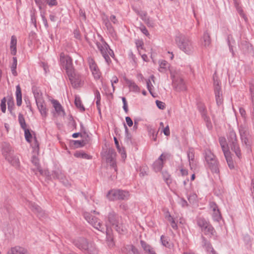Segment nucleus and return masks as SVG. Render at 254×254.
Masks as SVG:
<instances>
[{"instance_id":"f257e3e1","label":"nucleus","mask_w":254,"mask_h":254,"mask_svg":"<svg viewBox=\"0 0 254 254\" xmlns=\"http://www.w3.org/2000/svg\"><path fill=\"white\" fill-rule=\"evenodd\" d=\"M175 41L178 47L187 54H190L193 51L192 42L187 37L179 34L175 38Z\"/></svg>"},{"instance_id":"f03ea898","label":"nucleus","mask_w":254,"mask_h":254,"mask_svg":"<svg viewBox=\"0 0 254 254\" xmlns=\"http://www.w3.org/2000/svg\"><path fill=\"white\" fill-rule=\"evenodd\" d=\"M204 156L209 169L212 173L219 174V164L216 156L209 149L204 151Z\"/></svg>"},{"instance_id":"7ed1b4c3","label":"nucleus","mask_w":254,"mask_h":254,"mask_svg":"<svg viewBox=\"0 0 254 254\" xmlns=\"http://www.w3.org/2000/svg\"><path fill=\"white\" fill-rule=\"evenodd\" d=\"M227 137L228 144L231 150L234 151L236 155L240 159L242 154L236 132L233 129H230Z\"/></svg>"},{"instance_id":"20e7f679","label":"nucleus","mask_w":254,"mask_h":254,"mask_svg":"<svg viewBox=\"0 0 254 254\" xmlns=\"http://www.w3.org/2000/svg\"><path fill=\"white\" fill-rule=\"evenodd\" d=\"M107 198L110 201L127 199L129 196L128 191L120 189H113L107 194Z\"/></svg>"},{"instance_id":"39448f33","label":"nucleus","mask_w":254,"mask_h":254,"mask_svg":"<svg viewBox=\"0 0 254 254\" xmlns=\"http://www.w3.org/2000/svg\"><path fill=\"white\" fill-rule=\"evenodd\" d=\"M171 77L172 79V85L173 88L177 91H185L187 89L186 85L183 78L176 73L174 74L172 71L171 72Z\"/></svg>"},{"instance_id":"423d86ee","label":"nucleus","mask_w":254,"mask_h":254,"mask_svg":"<svg viewBox=\"0 0 254 254\" xmlns=\"http://www.w3.org/2000/svg\"><path fill=\"white\" fill-rule=\"evenodd\" d=\"M60 61L63 67L66 70V74L74 70L73 64L72 60L70 57L65 55L64 53L60 54Z\"/></svg>"},{"instance_id":"0eeeda50","label":"nucleus","mask_w":254,"mask_h":254,"mask_svg":"<svg viewBox=\"0 0 254 254\" xmlns=\"http://www.w3.org/2000/svg\"><path fill=\"white\" fill-rule=\"evenodd\" d=\"M84 216L88 222L95 229L100 231H103L104 230L103 225L96 217L87 212L84 213Z\"/></svg>"},{"instance_id":"6e6552de","label":"nucleus","mask_w":254,"mask_h":254,"mask_svg":"<svg viewBox=\"0 0 254 254\" xmlns=\"http://www.w3.org/2000/svg\"><path fill=\"white\" fill-rule=\"evenodd\" d=\"M96 45L106 63L109 64L111 63V60L108 54L110 48L109 46L105 41H103L102 43L97 42Z\"/></svg>"},{"instance_id":"1a4fd4ad","label":"nucleus","mask_w":254,"mask_h":254,"mask_svg":"<svg viewBox=\"0 0 254 254\" xmlns=\"http://www.w3.org/2000/svg\"><path fill=\"white\" fill-rule=\"evenodd\" d=\"M209 208L212 211V216L213 219L217 222H219L222 218V216L220 210L217 204L214 201L209 202Z\"/></svg>"},{"instance_id":"9d476101","label":"nucleus","mask_w":254,"mask_h":254,"mask_svg":"<svg viewBox=\"0 0 254 254\" xmlns=\"http://www.w3.org/2000/svg\"><path fill=\"white\" fill-rule=\"evenodd\" d=\"M88 63L94 78L96 79H99L101 76V72L94 59L92 58H89Z\"/></svg>"},{"instance_id":"9b49d317","label":"nucleus","mask_w":254,"mask_h":254,"mask_svg":"<svg viewBox=\"0 0 254 254\" xmlns=\"http://www.w3.org/2000/svg\"><path fill=\"white\" fill-rule=\"evenodd\" d=\"M116 153L113 149H109L107 155L106 160L107 162L110 163V166L112 168L115 172L117 171V166L116 165L115 157Z\"/></svg>"},{"instance_id":"f8f14e48","label":"nucleus","mask_w":254,"mask_h":254,"mask_svg":"<svg viewBox=\"0 0 254 254\" xmlns=\"http://www.w3.org/2000/svg\"><path fill=\"white\" fill-rule=\"evenodd\" d=\"M32 163L34 164V165L35 166V169H33L32 170L34 172H35V174H37L36 172L38 171L40 175H43V176H48L49 174V172L47 170H43L42 169L40 164H39V161L38 158L33 156L32 158Z\"/></svg>"},{"instance_id":"ddd939ff","label":"nucleus","mask_w":254,"mask_h":254,"mask_svg":"<svg viewBox=\"0 0 254 254\" xmlns=\"http://www.w3.org/2000/svg\"><path fill=\"white\" fill-rule=\"evenodd\" d=\"M89 242L84 238H79L73 241L74 245L80 250L85 252L87 249Z\"/></svg>"},{"instance_id":"4468645a","label":"nucleus","mask_w":254,"mask_h":254,"mask_svg":"<svg viewBox=\"0 0 254 254\" xmlns=\"http://www.w3.org/2000/svg\"><path fill=\"white\" fill-rule=\"evenodd\" d=\"M1 152L5 160L13 154L14 153V151L12 149L11 146L7 142H3L2 144Z\"/></svg>"},{"instance_id":"2eb2a0df","label":"nucleus","mask_w":254,"mask_h":254,"mask_svg":"<svg viewBox=\"0 0 254 254\" xmlns=\"http://www.w3.org/2000/svg\"><path fill=\"white\" fill-rule=\"evenodd\" d=\"M28 206L29 208L34 213H35L38 217L41 218L44 216V211L41 209V208L39 205H38L36 203L32 202H29Z\"/></svg>"},{"instance_id":"dca6fc26","label":"nucleus","mask_w":254,"mask_h":254,"mask_svg":"<svg viewBox=\"0 0 254 254\" xmlns=\"http://www.w3.org/2000/svg\"><path fill=\"white\" fill-rule=\"evenodd\" d=\"M166 159V156L162 153L153 164V169L155 172L160 171L163 167V161Z\"/></svg>"},{"instance_id":"f3484780","label":"nucleus","mask_w":254,"mask_h":254,"mask_svg":"<svg viewBox=\"0 0 254 254\" xmlns=\"http://www.w3.org/2000/svg\"><path fill=\"white\" fill-rule=\"evenodd\" d=\"M70 73H67L69 80L74 87H77L79 86L80 79L79 76L75 73L74 70Z\"/></svg>"},{"instance_id":"a211bd4d","label":"nucleus","mask_w":254,"mask_h":254,"mask_svg":"<svg viewBox=\"0 0 254 254\" xmlns=\"http://www.w3.org/2000/svg\"><path fill=\"white\" fill-rule=\"evenodd\" d=\"M52 176L54 179L60 180L65 186H67L68 185V181L65 179L64 175L61 170H57L54 171L53 173Z\"/></svg>"},{"instance_id":"6ab92c4d","label":"nucleus","mask_w":254,"mask_h":254,"mask_svg":"<svg viewBox=\"0 0 254 254\" xmlns=\"http://www.w3.org/2000/svg\"><path fill=\"white\" fill-rule=\"evenodd\" d=\"M140 245L144 253L146 254H157L155 249L151 245L143 240H140Z\"/></svg>"},{"instance_id":"aec40b11","label":"nucleus","mask_w":254,"mask_h":254,"mask_svg":"<svg viewBox=\"0 0 254 254\" xmlns=\"http://www.w3.org/2000/svg\"><path fill=\"white\" fill-rule=\"evenodd\" d=\"M28 250L20 246L12 247L7 252V254H26Z\"/></svg>"},{"instance_id":"412c9836","label":"nucleus","mask_w":254,"mask_h":254,"mask_svg":"<svg viewBox=\"0 0 254 254\" xmlns=\"http://www.w3.org/2000/svg\"><path fill=\"white\" fill-rule=\"evenodd\" d=\"M211 43L210 34L206 30L201 38V44L205 47H209Z\"/></svg>"},{"instance_id":"4be33fe9","label":"nucleus","mask_w":254,"mask_h":254,"mask_svg":"<svg viewBox=\"0 0 254 254\" xmlns=\"http://www.w3.org/2000/svg\"><path fill=\"white\" fill-rule=\"evenodd\" d=\"M123 79L126 82V84L128 85L130 90L134 92H139L140 89L139 87L135 84L134 81L128 79L126 76L123 77Z\"/></svg>"},{"instance_id":"5701e85b","label":"nucleus","mask_w":254,"mask_h":254,"mask_svg":"<svg viewBox=\"0 0 254 254\" xmlns=\"http://www.w3.org/2000/svg\"><path fill=\"white\" fill-rule=\"evenodd\" d=\"M121 217H119L115 212H110L108 216V219L109 223L114 226V225L119 223V221Z\"/></svg>"},{"instance_id":"b1692460","label":"nucleus","mask_w":254,"mask_h":254,"mask_svg":"<svg viewBox=\"0 0 254 254\" xmlns=\"http://www.w3.org/2000/svg\"><path fill=\"white\" fill-rule=\"evenodd\" d=\"M241 139L243 145L245 146L247 152L248 153H251L252 152V145L253 144V141L251 136L243 137Z\"/></svg>"},{"instance_id":"393cba45","label":"nucleus","mask_w":254,"mask_h":254,"mask_svg":"<svg viewBox=\"0 0 254 254\" xmlns=\"http://www.w3.org/2000/svg\"><path fill=\"white\" fill-rule=\"evenodd\" d=\"M38 109L43 118H46L47 116V109L46 107L45 101L36 103Z\"/></svg>"},{"instance_id":"a878e982","label":"nucleus","mask_w":254,"mask_h":254,"mask_svg":"<svg viewBox=\"0 0 254 254\" xmlns=\"http://www.w3.org/2000/svg\"><path fill=\"white\" fill-rule=\"evenodd\" d=\"M46 3L50 7L57 6L58 4L57 0H41L39 3H36L40 9H42L43 4Z\"/></svg>"},{"instance_id":"bb28decb","label":"nucleus","mask_w":254,"mask_h":254,"mask_svg":"<svg viewBox=\"0 0 254 254\" xmlns=\"http://www.w3.org/2000/svg\"><path fill=\"white\" fill-rule=\"evenodd\" d=\"M224 155L229 168L230 169H233L235 168V165L230 151H228L224 153Z\"/></svg>"},{"instance_id":"cd10ccee","label":"nucleus","mask_w":254,"mask_h":254,"mask_svg":"<svg viewBox=\"0 0 254 254\" xmlns=\"http://www.w3.org/2000/svg\"><path fill=\"white\" fill-rule=\"evenodd\" d=\"M84 252L88 254H98V250L94 243L90 242L88 244L87 249Z\"/></svg>"},{"instance_id":"c85d7f7f","label":"nucleus","mask_w":254,"mask_h":254,"mask_svg":"<svg viewBox=\"0 0 254 254\" xmlns=\"http://www.w3.org/2000/svg\"><path fill=\"white\" fill-rule=\"evenodd\" d=\"M7 160L11 165L14 166L15 168L19 167L20 165V161L19 158L16 156L12 154L8 159H6Z\"/></svg>"},{"instance_id":"c756f323","label":"nucleus","mask_w":254,"mask_h":254,"mask_svg":"<svg viewBox=\"0 0 254 254\" xmlns=\"http://www.w3.org/2000/svg\"><path fill=\"white\" fill-rule=\"evenodd\" d=\"M203 246L205 248L207 252L210 253V254H215V252L212 248L210 242H208L206 239L202 236Z\"/></svg>"},{"instance_id":"7c9ffc66","label":"nucleus","mask_w":254,"mask_h":254,"mask_svg":"<svg viewBox=\"0 0 254 254\" xmlns=\"http://www.w3.org/2000/svg\"><path fill=\"white\" fill-rule=\"evenodd\" d=\"M219 142L221 147L223 153L228 151H230L228 146V145H229L227 143L225 137H220L219 138Z\"/></svg>"},{"instance_id":"2f4dec72","label":"nucleus","mask_w":254,"mask_h":254,"mask_svg":"<svg viewBox=\"0 0 254 254\" xmlns=\"http://www.w3.org/2000/svg\"><path fill=\"white\" fill-rule=\"evenodd\" d=\"M16 44H17L16 37L14 35H13L11 37L10 48L11 50V54L14 56L16 54V52H17Z\"/></svg>"},{"instance_id":"473e14b6","label":"nucleus","mask_w":254,"mask_h":254,"mask_svg":"<svg viewBox=\"0 0 254 254\" xmlns=\"http://www.w3.org/2000/svg\"><path fill=\"white\" fill-rule=\"evenodd\" d=\"M16 104L18 106H20L22 104V93L20 85L18 84L16 86Z\"/></svg>"},{"instance_id":"72a5a7b5","label":"nucleus","mask_w":254,"mask_h":254,"mask_svg":"<svg viewBox=\"0 0 254 254\" xmlns=\"http://www.w3.org/2000/svg\"><path fill=\"white\" fill-rule=\"evenodd\" d=\"M239 130L241 139L243 138V137H247L250 136L249 129L247 127L241 125L239 127Z\"/></svg>"},{"instance_id":"f704fd0d","label":"nucleus","mask_w":254,"mask_h":254,"mask_svg":"<svg viewBox=\"0 0 254 254\" xmlns=\"http://www.w3.org/2000/svg\"><path fill=\"white\" fill-rule=\"evenodd\" d=\"M159 70L160 72H164L170 66V64L165 60H161L159 61Z\"/></svg>"},{"instance_id":"c9c22d12","label":"nucleus","mask_w":254,"mask_h":254,"mask_svg":"<svg viewBox=\"0 0 254 254\" xmlns=\"http://www.w3.org/2000/svg\"><path fill=\"white\" fill-rule=\"evenodd\" d=\"M33 94L36 101V103H40L41 102L44 101L42 95V93L40 92V91L37 89H36L33 90Z\"/></svg>"},{"instance_id":"e433bc0d","label":"nucleus","mask_w":254,"mask_h":254,"mask_svg":"<svg viewBox=\"0 0 254 254\" xmlns=\"http://www.w3.org/2000/svg\"><path fill=\"white\" fill-rule=\"evenodd\" d=\"M85 140H73V144L74 146L78 148V147H81L85 146L86 144L88 143L90 141V137L87 138V137H85Z\"/></svg>"},{"instance_id":"4c0bfd02","label":"nucleus","mask_w":254,"mask_h":254,"mask_svg":"<svg viewBox=\"0 0 254 254\" xmlns=\"http://www.w3.org/2000/svg\"><path fill=\"white\" fill-rule=\"evenodd\" d=\"M202 117L204 120L206 125L209 129H211L212 128V125L210 120V118L207 116L206 112L203 109V111L202 113Z\"/></svg>"},{"instance_id":"58836bf2","label":"nucleus","mask_w":254,"mask_h":254,"mask_svg":"<svg viewBox=\"0 0 254 254\" xmlns=\"http://www.w3.org/2000/svg\"><path fill=\"white\" fill-rule=\"evenodd\" d=\"M213 80H214V88L215 93H217L218 92L222 93L221 90V85L220 84V82L218 79L217 77L215 75L213 76Z\"/></svg>"},{"instance_id":"ea45409f","label":"nucleus","mask_w":254,"mask_h":254,"mask_svg":"<svg viewBox=\"0 0 254 254\" xmlns=\"http://www.w3.org/2000/svg\"><path fill=\"white\" fill-rule=\"evenodd\" d=\"M114 226H115L116 230L120 234L125 233L127 231L126 227L124 226L120 221H119V223H117Z\"/></svg>"},{"instance_id":"a19ab883","label":"nucleus","mask_w":254,"mask_h":254,"mask_svg":"<svg viewBox=\"0 0 254 254\" xmlns=\"http://www.w3.org/2000/svg\"><path fill=\"white\" fill-rule=\"evenodd\" d=\"M124 127L125 129V133H126V137H125V141L127 144H132V136L128 132V129L126 126V125L124 123Z\"/></svg>"},{"instance_id":"79ce46f5","label":"nucleus","mask_w":254,"mask_h":254,"mask_svg":"<svg viewBox=\"0 0 254 254\" xmlns=\"http://www.w3.org/2000/svg\"><path fill=\"white\" fill-rule=\"evenodd\" d=\"M215 233L216 231L214 228L210 223L207 227L206 228V230L204 232L205 235L209 236L210 237L214 236Z\"/></svg>"},{"instance_id":"37998d69","label":"nucleus","mask_w":254,"mask_h":254,"mask_svg":"<svg viewBox=\"0 0 254 254\" xmlns=\"http://www.w3.org/2000/svg\"><path fill=\"white\" fill-rule=\"evenodd\" d=\"M53 103L55 109L56 111L57 112V113H58L59 114H61V113H62L63 114H64V112L63 109V107L58 101L54 100L53 102Z\"/></svg>"},{"instance_id":"c03bdc74","label":"nucleus","mask_w":254,"mask_h":254,"mask_svg":"<svg viewBox=\"0 0 254 254\" xmlns=\"http://www.w3.org/2000/svg\"><path fill=\"white\" fill-rule=\"evenodd\" d=\"M8 110L10 112V114L14 117H15V114L13 112L14 108V102L12 98H9L7 100Z\"/></svg>"},{"instance_id":"a18cd8bd","label":"nucleus","mask_w":254,"mask_h":254,"mask_svg":"<svg viewBox=\"0 0 254 254\" xmlns=\"http://www.w3.org/2000/svg\"><path fill=\"white\" fill-rule=\"evenodd\" d=\"M74 104L77 108L80 109L81 111H84L85 108L82 104V102L79 97L75 96L74 100Z\"/></svg>"},{"instance_id":"49530a36","label":"nucleus","mask_w":254,"mask_h":254,"mask_svg":"<svg viewBox=\"0 0 254 254\" xmlns=\"http://www.w3.org/2000/svg\"><path fill=\"white\" fill-rule=\"evenodd\" d=\"M104 22L109 32L111 34H113L115 33V30L109 20L107 18L104 20Z\"/></svg>"},{"instance_id":"de8ad7c7","label":"nucleus","mask_w":254,"mask_h":254,"mask_svg":"<svg viewBox=\"0 0 254 254\" xmlns=\"http://www.w3.org/2000/svg\"><path fill=\"white\" fill-rule=\"evenodd\" d=\"M160 240L162 245L164 246L170 248L171 246V244L169 242V239L167 237L162 235L161 236Z\"/></svg>"},{"instance_id":"09e8293b","label":"nucleus","mask_w":254,"mask_h":254,"mask_svg":"<svg viewBox=\"0 0 254 254\" xmlns=\"http://www.w3.org/2000/svg\"><path fill=\"white\" fill-rule=\"evenodd\" d=\"M18 122L20 125L21 127L23 129L27 128V125L26 124L25 119H24L23 115L21 113H19L18 115Z\"/></svg>"},{"instance_id":"8fccbe9b","label":"nucleus","mask_w":254,"mask_h":254,"mask_svg":"<svg viewBox=\"0 0 254 254\" xmlns=\"http://www.w3.org/2000/svg\"><path fill=\"white\" fill-rule=\"evenodd\" d=\"M208 223L209 222L203 217H198L196 218V224L200 228L204 226L205 225H208Z\"/></svg>"},{"instance_id":"3c124183","label":"nucleus","mask_w":254,"mask_h":254,"mask_svg":"<svg viewBox=\"0 0 254 254\" xmlns=\"http://www.w3.org/2000/svg\"><path fill=\"white\" fill-rule=\"evenodd\" d=\"M187 155L189 159L190 165L193 163L194 160V153L193 149L190 148L187 152Z\"/></svg>"},{"instance_id":"603ef678","label":"nucleus","mask_w":254,"mask_h":254,"mask_svg":"<svg viewBox=\"0 0 254 254\" xmlns=\"http://www.w3.org/2000/svg\"><path fill=\"white\" fill-rule=\"evenodd\" d=\"M23 130H24V135L26 140L28 142H31L32 135L30 130L27 128Z\"/></svg>"},{"instance_id":"864d4df0","label":"nucleus","mask_w":254,"mask_h":254,"mask_svg":"<svg viewBox=\"0 0 254 254\" xmlns=\"http://www.w3.org/2000/svg\"><path fill=\"white\" fill-rule=\"evenodd\" d=\"M186 193L188 199L190 202H193L196 199L197 195L195 193L190 192H189V191H187Z\"/></svg>"},{"instance_id":"5fc2aeb1","label":"nucleus","mask_w":254,"mask_h":254,"mask_svg":"<svg viewBox=\"0 0 254 254\" xmlns=\"http://www.w3.org/2000/svg\"><path fill=\"white\" fill-rule=\"evenodd\" d=\"M217 104L219 106L223 103L222 93H215Z\"/></svg>"},{"instance_id":"6e6d98bb","label":"nucleus","mask_w":254,"mask_h":254,"mask_svg":"<svg viewBox=\"0 0 254 254\" xmlns=\"http://www.w3.org/2000/svg\"><path fill=\"white\" fill-rule=\"evenodd\" d=\"M149 133L152 136V139L154 141H156V140H157V133L158 132V131L156 133V131H155V129L150 128L149 129Z\"/></svg>"},{"instance_id":"4d7b16f0","label":"nucleus","mask_w":254,"mask_h":254,"mask_svg":"<svg viewBox=\"0 0 254 254\" xmlns=\"http://www.w3.org/2000/svg\"><path fill=\"white\" fill-rule=\"evenodd\" d=\"M0 107L2 112L4 113L6 111V99L5 97L1 100Z\"/></svg>"},{"instance_id":"13d9d810","label":"nucleus","mask_w":254,"mask_h":254,"mask_svg":"<svg viewBox=\"0 0 254 254\" xmlns=\"http://www.w3.org/2000/svg\"><path fill=\"white\" fill-rule=\"evenodd\" d=\"M114 141H115V145H116V146L118 149V150L119 151V152H121L122 153V156L123 157H124V155H125V156H126V153L125 152H124V153H123L121 151H122V150H121V148H120V145H119V141L117 138V137H114Z\"/></svg>"},{"instance_id":"bf43d9fd","label":"nucleus","mask_w":254,"mask_h":254,"mask_svg":"<svg viewBox=\"0 0 254 254\" xmlns=\"http://www.w3.org/2000/svg\"><path fill=\"white\" fill-rule=\"evenodd\" d=\"M156 104L157 107L160 109L163 110L165 108V104L162 101L156 100Z\"/></svg>"},{"instance_id":"052dcab7","label":"nucleus","mask_w":254,"mask_h":254,"mask_svg":"<svg viewBox=\"0 0 254 254\" xmlns=\"http://www.w3.org/2000/svg\"><path fill=\"white\" fill-rule=\"evenodd\" d=\"M146 84H147V89L149 91L150 93L153 95L152 91H151L152 87H153V85L151 82L150 79H148L146 80Z\"/></svg>"},{"instance_id":"680f3d73","label":"nucleus","mask_w":254,"mask_h":254,"mask_svg":"<svg viewBox=\"0 0 254 254\" xmlns=\"http://www.w3.org/2000/svg\"><path fill=\"white\" fill-rule=\"evenodd\" d=\"M169 221L171 223V225L172 228L174 230H177L178 227L177 223L175 222L174 218H171L169 220Z\"/></svg>"},{"instance_id":"e2e57ef3","label":"nucleus","mask_w":254,"mask_h":254,"mask_svg":"<svg viewBox=\"0 0 254 254\" xmlns=\"http://www.w3.org/2000/svg\"><path fill=\"white\" fill-rule=\"evenodd\" d=\"M140 31L144 34L146 36H148L149 35V33L147 30V29H146V28L145 27V26H144V25H142L140 28H139Z\"/></svg>"},{"instance_id":"0e129e2a","label":"nucleus","mask_w":254,"mask_h":254,"mask_svg":"<svg viewBox=\"0 0 254 254\" xmlns=\"http://www.w3.org/2000/svg\"><path fill=\"white\" fill-rule=\"evenodd\" d=\"M80 127H81V131L82 132V134H83L84 136L87 137V138H89V135L86 133L85 131V129L84 127H83V125L82 123L80 124Z\"/></svg>"},{"instance_id":"69168bd1","label":"nucleus","mask_w":254,"mask_h":254,"mask_svg":"<svg viewBox=\"0 0 254 254\" xmlns=\"http://www.w3.org/2000/svg\"><path fill=\"white\" fill-rule=\"evenodd\" d=\"M249 90L251 94V97H254V84L250 83L249 86Z\"/></svg>"},{"instance_id":"338daca9","label":"nucleus","mask_w":254,"mask_h":254,"mask_svg":"<svg viewBox=\"0 0 254 254\" xmlns=\"http://www.w3.org/2000/svg\"><path fill=\"white\" fill-rule=\"evenodd\" d=\"M126 121L127 122V125L129 127H131L133 125V122L131 119L129 117H126Z\"/></svg>"},{"instance_id":"774afa93","label":"nucleus","mask_w":254,"mask_h":254,"mask_svg":"<svg viewBox=\"0 0 254 254\" xmlns=\"http://www.w3.org/2000/svg\"><path fill=\"white\" fill-rule=\"evenodd\" d=\"M131 251L133 254H140L138 249L135 248L133 245H131Z\"/></svg>"}]
</instances>
